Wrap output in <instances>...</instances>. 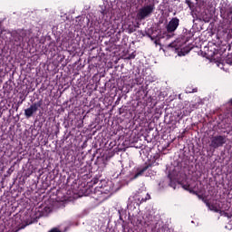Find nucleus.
I'll use <instances>...</instances> for the list:
<instances>
[{"label":"nucleus","instance_id":"obj_1","mask_svg":"<svg viewBox=\"0 0 232 232\" xmlns=\"http://www.w3.org/2000/svg\"><path fill=\"white\" fill-rule=\"evenodd\" d=\"M153 10H155V5L149 4L147 5H144L143 7L138 10L136 19L138 21H142L146 19V17H150V14H153Z\"/></svg>","mask_w":232,"mask_h":232},{"label":"nucleus","instance_id":"obj_2","mask_svg":"<svg viewBox=\"0 0 232 232\" xmlns=\"http://www.w3.org/2000/svg\"><path fill=\"white\" fill-rule=\"evenodd\" d=\"M180 23V20L179 18L174 17L172 18L169 24L166 25L167 32L163 33L162 37H166L167 39L171 38V34L179 28V24Z\"/></svg>","mask_w":232,"mask_h":232},{"label":"nucleus","instance_id":"obj_3","mask_svg":"<svg viewBox=\"0 0 232 232\" xmlns=\"http://www.w3.org/2000/svg\"><path fill=\"white\" fill-rule=\"evenodd\" d=\"M226 144V136H214L210 140V148H214V150H217V148H220Z\"/></svg>","mask_w":232,"mask_h":232},{"label":"nucleus","instance_id":"obj_4","mask_svg":"<svg viewBox=\"0 0 232 232\" xmlns=\"http://www.w3.org/2000/svg\"><path fill=\"white\" fill-rule=\"evenodd\" d=\"M150 198H151V196H150V194L144 189L139 190L134 195V200L138 205L142 204V202H146V200H150Z\"/></svg>","mask_w":232,"mask_h":232},{"label":"nucleus","instance_id":"obj_5","mask_svg":"<svg viewBox=\"0 0 232 232\" xmlns=\"http://www.w3.org/2000/svg\"><path fill=\"white\" fill-rule=\"evenodd\" d=\"M41 108L40 103H33L29 108L24 110V115L27 119H30Z\"/></svg>","mask_w":232,"mask_h":232},{"label":"nucleus","instance_id":"obj_6","mask_svg":"<svg viewBox=\"0 0 232 232\" xmlns=\"http://www.w3.org/2000/svg\"><path fill=\"white\" fill-rule=\"evenodd\" d=\"M148 169V167H145L143 169H141L140 172H138L136 175H135V178L137 179V177H140V175H142L144 173L145 170Z\"/></svg>","mask_w":232,"mask_h":232},{"label":"nucleus","instance_id":"obj_7","mask_svg":"<svg viewBox=\"0 0 232 232\" xmlns=\"http://www.w3.org/2000/svg\"><path fill=\"white\" fill-rule=\"evenodd\" d=\"M216 64L218 68H220V70H224V63L222 62H216Z\"/></svg>","mask_w":232,"mask_h":232},{"label":"nucleus","instance_id":"obj_8","mask_svg":"<svg viewBox=\"0 0 232 232\" xmlns=\"http://www.w3.org/2000/svg\"><path fill=\"white\" fill-rule=\"evenodd\" d=\"M209 209H211V211H215L216 213H218V208L215 206H208Z\"/></svg>","mask_w":232,"mask_h":232},{"label":"nucleus","instance_id":"obj_9","mask_svg":"<svg viewBox=\"0 0 232 232\" xmlns=\"http://www.w3.org/2000/svg\"><path fill=\"white\" fill-rule=\"evenodd\" d=\"M195 92H197L195 91V89H193L192 91L189 89H186V93H195Z\"/></svg>","mask_w":232,"mask_h":232},{"label":"nucleus","instance_id":"obj_10","mask_svg":"<svg viewBox=\"0 0 232 232\" xmlns=\"http://www.w3.org/2000/svg\"><path fill=\"white\" fill-rule=\"evenodd\" d=\"M49 232H61L59 229H57V228H53L51 231H49Z\"/></svg>","mask_w":232,"mask_h":232},{"label":"nucleus","instance_id":"obj_11","mask_svg":"<svg viewBox=\"0 0 232 232\" xmlns=\"http://www.w3.org/2000/svg\"><path fill=\"white\" fill-rule=\"evenodd\" d=\"M187 3H188V5L189 6V1H187Z\"/></svg>","mask_w":232,"mask_h":232},{"label":"nucleus","instance_id":"obj_12","mask_svg":"<svg viewBox=\"0 0 232 232\" xmlns=\"http://www.w3.org/2000/svg\"><path fill=\"white\" fill-rule=\"evenodd\" d=\"M3 34H4V31H1V35H3Z\"/></svg>","mask_w":232,"mask_h":232},{"label":"nucleus","instance_id":"obj_13","mask_svg":"<svg viewBox=\"0 0 232 232\" xmlns=\"http://www.w3.org/2000/svg\"><path fill=\"white\" fill-rule=\"evenodd\" d=\"M230 104H232V99L229 101Z\"/></svg>","mask_w":232,"mask_h":232}]
</instances>
